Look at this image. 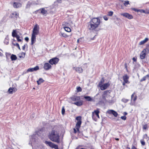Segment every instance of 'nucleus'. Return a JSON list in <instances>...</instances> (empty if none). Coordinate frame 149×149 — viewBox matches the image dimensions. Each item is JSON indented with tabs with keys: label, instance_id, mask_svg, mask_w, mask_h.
Returning <instances> with one entry per match:
<instances>
[{
	"label": "nucleus",
	"instance_id": "obj_24",
	"mask_svg": "<svg viewBox=\"0 0 149 149\" xmlns=\"http://www.w3.org/2000/svg\"><path fill=\"white\" fill-rule=\"evenodd\" d=\"M84 98L88 101H92L93 100V99L90 96H84Z\"/></svg>",
	"mask_w": 149,
	"mask_h": 149
},
{
	"label": "nucleus",
	"instance_id": "obj_17",
	"mask_svg": "<svg viewBox=\"0 0 149 149\" xmlns=\"http://www.w3.org/2000/svg\"><path fill=\"white\" fill-rule=\"evenodd\" d=\"M71 99L73 101H78L80 100V98L79 96H72L71 97Z\"/></svg>",
	"mask_w": 149,
	"mask_h": 149
},
{
	"label": "nucleus",
	"instance_id": "obj_48",
	"mask_svg": "<svg viewBox=\"0 0 149 149\" xmlns=\"http://www.w3.org/2000/svg\"><path fill=\"white\" fill-rule=\"evenodd\" d=\"M17 41L19 42H21L22 41V40L19 39V38H17Z\"/></svg>",
	"mask_w": 149,
	"mask_h": 149
},
{
	"label": "nucleus",
	"instance_id": "obj_28",
	"mask_svg": "<svg viewBox=\"0 0 149 149\" xmlns=\"http://www.w3.org/2000/svg\"><path fill=\"white\" fill-rule=\"evenodd\" d=\"M41 10V13L43 15H45L47 13V10H45L44 8H42L40 9V10Z\"/></svg>",
	"mask_w": 149,
	"mask_h": 149
},
{
	"label": "nucleus",
	"instance_id": "obj_58",
	"mask_svg": "<svg viewBox=\"0 0 149 149\" xmlns=\"http://www.w3.org/2000/svg\"><path fill=\"white\" fill-rule=\"evenodd\" d=\"M116 139V140H117V141L119 140V139H118V138H116V139Z\"/></svg>",
	"mask_w": 149,
	"mask_h": 149
},
{
	"label": "nucleus",
	"instance_id": "obj_22",
	"mask_svg": "<svg viewBox=\"0 0 149 149\" xmlns=\"http://www.w3.org/2000/svg\"><path fill=\"white\" fill-rule=\"evenodd\" d=\"M73 104L78 106H80L83 104V102L82 101H78L73 103Z\"/></svg>",
	"mask_w": 149,
	"mask_h": 149
},
{
	"label": "nucleus",
	"instance_id": "obj_42",
	"mask_svg": "<svg viewBox=\"0 0 149 149\" xmlns=\"http://www.w3.org/2000/svg\"><path fill=\"white\" fill-rule=\"evenodd\" d=\"M77 92H79L81 91H82V89L80 87H79L77 88Z\"/></svg>",
	"mask_w": 149,
	"mask_h": 149
},
{
	"label": "nucleus",
	"instance_id": "obj_11",
	"mask_svg": "<svg viewBox=\"0 0 149 149\" xmlns=\"http://www.w3.org/2000/svg\"><path fill=\"white\" fill-rule=\"evenodd\" d=\"M99 109H97L96 110H94L92 112V117L93 118L94 114H95L98 118H100V116L99 115V114L100 113Z\"/></svg>",
	"mask_w": 149,
	"mask_h": 149
},
{
	"label": "nucleus",
	"instance_id": "obj_34",
	"mask_svg": "<svg viewBox=\"0 0 149 149\" xmlns=\"http://www.w3.org/2000/svg\"><path fill=\"white\" fill-rule=\"evenodd\" d=\"M36 41V38H31V45H33Z\"/></svg>",
	"mask_w": 149,
	"mask_h": 149
},
{
	"label": "nucleus",
	"instance_id": "obj_12",
	"mask_svg": "<svg viewBox=\"0 0 149 149\" xmlns=\"http://www.w3.org/2000/svg\"><path fill=\"white\" fill-rule=\"evenodd\" d=\"M19 13L15 11L11 13L10 17L11 18H15L16 19H17V17H19Z\"/></svg>",
	"mask_w": 149,
	"mask_h": 149
},
{
	"label": "nucleus",
	"instance_id": "obj_26",
	"mask_svg": "<svg viewBox=\"0 0 149 149\" xmlns=\"http://www.w3.org/2000/svg\"><path fill=\"white\" fill-rule=\"evenodd\" d=\"M62 25L63 28H64V27H69L70 26V25L69 23L66 22H63Z\"/></svg>",
	"mask_w": 149,
	"mask_h": 149
},
{
	"label": "nucleus",
	"instance_id": "obj_45",
	"mask_svg": "<svg viewBox=\"0 0 149 149\" xmlns=\"http://www.w3.org/2000/svg\"><path fill=\"white\" fill-rule=\"evenodd\" d=\"M147 125H144L143 126V129H144V130H146L147 129Z\"/></svg>",
	"mask_w": 149,
	"mask_h": 149
},
{
	"label": "nucleus",
	"instance_id": "obj_19",
	"mask_svg": "<svg viewBox=\"0 0 149 149\" xmlns=\"http://www.w3.org/2000/svg\"><path fill=\"white\" fill-rule=\"evenodd\" d=\"M129 77L127 76V74H125L123 76V79L124 81L125 82V83L129 82L128 81V79H129Z\"/></svg>",
	"mask_w": 149,
	"mask_h": 149
},
{
	"label": "nucleus",
	"instance_id": "obj_30",
	"mask_svg": "<svg viewBox=\"0 0 149 149\" xmlns=\"http://www.w3.org/2000/svg\"><path fill=\"white\" fill-rule=\"evenodd\" d=\"M140 12L141 13H144L145 14H149V10H147L146 11L143 9H140Z\"/></svg>",
	"mask_w": 149,
	"mask_h": 149
},
{
	"label": "nucleus",
	"instance_id": "obj_39",
	"mask_svg": "<svg viewBox=\"0 0 149 149\" xmlns=\"http://www.w3.org/2000/svg\"><path fill=\"white\" fill-rule=\"evenodd\" d=\"M123 3L125 6H127L129 4V1H124Z\"/></svg>",
	"mask_w": 149,
	"mask_h": 149
},
{
	"label": "nucleus",
	"instance_id": "obj_15",
	"mask_svg": "<svg viewBox=\"0 0 149 149\" xmlns=\"http://www.w3.org/2000/svg\"><path fill=\"white\" fill-rule=\"evenodd\" d=\"M22 6L21 3L19 2H14L13 4V7L15 8L20 7Z\"/></svg>",
	"mask_w": 149,
	"mask_h": 149
},
{
	"label": "nucleus",
	"instance_id": "obj_49",
	"mask_svg": "<svg viewBox=\"0 0 149 149\" xmlns=\"http://www.w3.org/2000/svg\"><path fill=\"white\" fill-rule=\"evenodd\" d=\"M74 132L75 133H76L77 132V131H78L75 128H74L73 129Z\"/></svg>",
	"mask_w": 149,
	"mask_h": 149
},
{
	"label": "nucleus",
	"instance_id": "obj_4",
	"mask_svg": "<svg viewBox=\"0 0 149 149\" xmlns=\"http://www.w3.org/2000/svg\"><path fill=\"white\" fill-rule=\"evenodd\" d=\"M85 40H84V38H79L77 40V43H83L84 42V41H86L88 42V40H93L94 39V38H85Z\"/></svg>",
	"mask_w": 149,
	"mask_h": 149
},
{
	"label": "nucleus",
	"instance_id": "obj_31",
	"mask_svg": "<svg viewBox=\"0 0 149 149\" xmlns=\"http://www.w3.org/2000/svg\"><path fill=\"white\" fill-rule=\"evenodd\" d=\"M108 92V91H105L104 92V94L102 95V99L104 100V101L105 102H107V100L106 99L105 96H104V95L105 94H107Z\"/></svg>",
	"mask_w": 149,
	"mask_h": 149
},
{
	"label": "nucleus",
	"instance_id": "obj_60",
	"mask_svg": "<svg viewBox=\"0 0 149 149\" xmlns=\"http://www.w3.org/2000/svg\"><path fill=\"white\" fill-rule=\"evenodd\" d=\"M22 57V56H19V57L20 58H21Z\"/></svg>",
	"mask_w": 149,
	"mask_h": 149
},
{
	"label": "nucleus",
	"instance_id": "obj_59",
	"mask_svg": "<svg viewBox=\"0 0 149 149\" xmlns=\"http://www.w3.org/2000/svg\"><path fill=\"white\" fill-rule=\"evenodd\" d=\"M39 10H37L35 12L36 13H37V12Z\"/></svg>",
	"mask_w": 149,
	"mask_h": 149
},
{
	"label": "nucleus",
	"instance_id": "obj_53",
	"mask_svg": "<svg viewBox=\"0 0 149 149\" xmlns=\"http://www.w3.org/2000/svg\"><path fill=\"white\" fill-rule=\"evenodd\" d=\"M25 39L26 41H28L29 39V38H25Z\"/></svg>",
	"mask_w": 149,
	"mask_h": 149
},
{
	"label": "nucleus",
	"instance_id": "obj_54",
	"mask_svg": "<svg viewBox=\"0 0 149 149\" xmlns=\"http://www.w3.org/2000/svg\"><path fill=\"white\" fill-rule=\"evenodd\" d=\"M132 60L134 61H136V59L135 58H132Z\"/></svg>",
	"mask_w": 149,
	"mask_h": 149
},
{
	"label": "nucleus",
	"instance_id": "obj_57",
	"mask_svg": "<svg viewBox=\"0 0 149 149\" xmlns=\"http://www.w3.org/2000/svg\"><path fill=\"white\" fill-rule=\"evenodd\" d=\"M57 1L58 2H61V0H57Z\"/></svg>",
	"mask_w": 149,
	"mask_h": 149
},
{
	"label": "nucleus",
	"instance_id": "obj_7",
	"mask_svg": "<svg viewBox=\"0 0 149 149\" xmlns=\"http://www.w3.org/2000/svg\"><path fill=\"white\" fill-rule=\"evenodd\" d=\"M59 59L57 58H54L50 59L49 63L51 65L56 64L59 61Z\"/></svg>",
	"mask_w": 149,
	"mask_h": 149
},
{
	"label": "nucleus",
	"instance_id": "obj_41",
	"mask_svg": "<svg viewBox=\"0 0 149 149\" xmlns=\"http://www.w3.org/2000/svg\"><path fill=\"white\" fill-rule=\"evenodd\" d=\"M31 4V3H28L27 4V5L26 6V8H30Z\"/></svg>",
	"mask_w": 149,
	"mask_h": 149
},
{
	"label": "nucleus",
	"instance_id": "obj_51",
	"mask_svg": "<svg viewBox=\"0 0 149 149\" xmlns=\"http://www.w3.org/2000/svg\"><path fill=\"white\" fill-rule=\"evenodd\" d=\"M125 83V82L124 81L122 83L123 85V86H125L126 83Z\"/></svg>",
	"mask_w": 149,
	"mask_h": 149
},
{
	"label": "nucleus",
	"instance_id": "obj_38",
	"mask_svg": "<svg viewBox=\"0 0 149 149\" xmlns=\"http://www.w3.org/2000/svg\"><path fill=\"white\" fill-rule=\"evenodd\" d=\"M113 14V12L112 11H110L108 13V15L110 16H112Z\"/></svg>",
	"mask_w": 149,
	"mask_h": 149
},
{
	"label": "nucleus",
	"instance_id": "obj_1",
	"mask_svg": "<svg viewBox=\"0 0 149 149\" xmlns=\"http://www.w3.org/2000/svg\"><path fill=\"white\" fill-rule=\"evenodd\" d=\"M100 23V20L98 17L93 18L88 23V28L91 31L95 30L99 26Z\"/></svg>",
	"mask_w": 149,
	"mask_h": 149
},
{
	"label": "nucleus",
	"instance_id": "obj_40",
	"mask_svg": "<svg viewBox=\"0 0 149 149\" xmlns=\"http://www.w3.org/2000/svg\"><path fill=\"white\" fill-rule=\"evenodd\" d=\"M76 120L78 121H81V116H77L76 118Z\"/></svg>",
	"mask_w": 149,
	"mask_h": 149
},
{
	"label": "nucleus",
	"instance_id": "obj_20",
	"mask_svg": "<svg viewBox=\"0 0 149 149\" xmlns=\"http://www.w3.org/2000/svg\"><path fill=\"white\" fill-rule=\"evenodd\" d=\"M74 68L77 72L79 73H81L83 71V69L81 67H77L76 68L74 67Z\"/></svg>",
	"mask_w": 149,
	"mask_h": 149
},
{
	"label": "nucleus",
	"instance_id": "obj_23",
	"mask_svg": "<svg viewBox=\"0 0 149 149\" xmlns=\"http://www.w3.org/2000/svg\"><path fill=\"white\" fill-rule=\"evenodd\" d=\"M16 90V89L15 88H12L10 87L9 89L8 90V92L9 93L12 94V93L13 92H15Z\"/></svg>",
	"mask_w": 149,
	"mask_h": 149
},
{
	"label": "nucleus",
	"instance_id": "obj_47",
	"mask_svg": "<svg viewBox=\"0 0 149 149\" xmlns=\"http://www.w3.org/2000/svg\"><path fill=\"white\" fill-rule=\"evenodd\" d=\"M141 142L142 145H144L145 144V142L143 140H141Z\"/></svg>",
	"mask_w": 149,
	"mask_h": 149
},
{
	"label": "nucleus",
	"instance_id": "obj_37",
	"mask_svg": "<svg viewBox=\"0 0 149 149\" xmlns=\"http://www.w3.org/2000/svg\"><path fill=\"white\" fill-rule=\"evenodd\" d=\"M13 44L15 46H17L19 49H20V47L19 46V44L18 43H13Z\"/></svg>",
	"mask_w": 149,
	"mask_h": 149
},
{
	"label": "nucleus",
	"instance_id": "obj_8",
	"mask_svg": "<svg viewBox=\"0 0 149 149\" xmlns=\"http://www.w3.org/2000/svg\"><path fill=\"white\" fill-rule=\"evenodd\" d=\"M99 86L102 90H104L106 89L109 86V83H105L103 84H100L99 85Z\"/></svg>",
	"mask_w": 149,
	"mask_h": 149
},
{
	"label": "nucleus",
	"instance_id": "obj_62",
	"mask_svg": "<svg viewBox=\"0 0 149 149\" xmlns=\"http://www.w3.org/2000/svg\"><path fill=\"white\" fill-rule=\"evenodd\" d=\"M24 55H25L24 53Z\"/></svg>",
	"mask_w": 149,
	"mask_h": 149
},
{
	"label": "nucleus",
	"instance_id": "obj_61",
	"mask_svg": "<svg viewBox=\"0 0 149 149\" xmlns=\"http://www.w3.org/2000/svg\"><path fill=\"white\" fill-rule=\"evenodd\" d=\"M127 148H128V149H130V148L129 147H127Z\"/></svg>",
	"mask_w": 149,
	"mask_h": 149
},
{
	"label": "nucleus",
	"instance_id": "obj_13",
	"mask_svg": "<svg viewBox=\"0 0 149 149\" xmlns=\"http://www.w3.org/2000/svg\"><path fill=\"white\" fill-rule=\"evenodd\" d=\"M39 68L38 66H37L33 68H29L27 70V72H32L34 71H36L38 70Z\"/></svg>",
	"mask_w": 149,
	"mask_h": 149
},
{
	"label": "nucleus",
	"instance_id": "obj_2",
	"mask_svg": "<svg viewBox=\"0 0 149 149\" xmlns=\"http://www.w3.org/2000/svg\"><path fill=\"white\" fill-rule=\"evenodd\" d=\"M49 138L52 141L56 142L57 143L59 142V136L57 132L55 130H52L49 133Z\"/></svg>",
	"mask_w": 149,
	"mask_h": 149
},
{
	"label": "nucleus",
	"instance_id": "obj_16",
	"mask_svg": "<svg viewBox=\"0 0 149 149\" xmlns=\"http://www.w3.org/2000/svg\"><path fill=\"white\" fill-rule=\"evenodd\" d=\"M81 123V121H78L76 125L75 128L78 131H79V128L80 127Z\"/></svg>",
	"mask_w": 149,
	"mask_h": 149
},
{
	"label": "nucleus",
	"instance_id": "obj_46",
	"mask_svg": "<svg viewBox=\"0 0 149 149\" xmlns=\"http://www.w3.org/2000/svg\"><path fill=\"white\" fill-rule=\"evenodd\" d=\"M103 18L105 21H107L108 20L107 17L106 16H105L103 17Z\"/></svg>",
	"mask_w": 149,
	"mask_h": 149
},
{
	"label": "nucleus",
	"instance_id": "obj_6",
	"mask_svg": "<svg viewBox=\"0 0 149 149\" xmlns=\"http://www.w3.org/2000/svg\"><path fill=\"white\" fill-rule=\"evenodd\" d=\"M45 143L49 146L52 148H54L55 149H58V146L52 143L51 142L46 141Z\"/></svg>",
	"mask_w": 149,
	"mask_h": 149
},
{
	"label": "nucleus",
	"instance_id": "obj_43",
	"mask_svg": "<svg viewBox=\"0 0 149 149\" xmlns=\"http://www.w3.org/2000/svg\"><path fill=\"white\" fill-rule=\"evenodd\" d=\"M104 79L103 78H102L100 81V82H99V84H102L104 82Z\"/></svg>",
	"mask_w": 149,
	"mask_h": 149
},
{
	"label": "nucleus",
	"instance_id": "obj_27",
	"mask_svg": "<svg viewBox=\"0 0 149 149\" xmlns=\"http://www.w3.org/2000/svg\"><path fill=\"white\" fill-rule=\"evenodd\" d=\"M149 78V75L148 74L146 75V76L143 77L140 80V81L142 82L143 81L146 80L147 79Z\"/></svg>",
	"mask_w": 149,
	"mask_h": 149
},
{
	"label": "nucleus",
	"instance_id": "obj_44",
	"mask_svg": "<svg viewBox=\"0 0 149 149\" xmlns=\"http://www.w3.org/2000/svg\"><path fill=\"white\" fill-rule=\"evenodd\" d=\"M121 118L123 120H125L126 119V117L125 116H121Z\"/></svg>",
	"mask_w": 149,
	"mask_h": 149
},
{
	"label": "nucleus",
	"instance_id": "obj_14",
	"mask_svg": "<svg viewBox=\"0 0 149 149\" xmlns=\"http://www.w3.org/2000/svg\"><path fill=\"white\" fill-rule=\"evenodd\" d=\"M108 113L109 114H112L115 117H117L118 115V114L116 111L112 110H109L108 111Z\"/></svg>",
	"mask_w": 149,
	"mask_h": 149
},
{
	"label": "nucleus",
	"instance_id": "obj_21",
	"mask_svg": "<svg viewBox=\"0 0 149 149\" xmlns=\"http://www.w3.org/2000/svg\"><path fill=\"white\" fill-rule=\"evenodd\" d=\"M135 93H134L131 95V100L132 101H133L134 102H135L136 100L137 96L136 95H134Z\"/></svg>",
	"mask_w": 149,
	"mask_h": 149
},
{
	"label": "nucleus",
	"instance_id": "obj_50",
	"mask_svg": "<svg viewBox=\"0 0 149 149\" xmlns=\"http://www.w3.org/2000/svg\"><path fill=\"white\" fill-rule=\"evenodd\" d=\"M134 10L136 12H140V10H137V9H135Z\"/></svg>",
	"mask_w": 149,
	"mask_h": 149
},
{
	"label": "nucleus",
	"instance_id": "obj_10",
	"mask_svg": "<svg viewBox=\"0 0 149 149\" xmlns=\"http://www.w3.org/2000/svg\"><path fill=\"white\" fill-rule=\"evenodd\" d=\"M52 66L50 64L47 63H45L44 64V69L46 70H47L51 68Z\"/></svg>",
	"mask_w": 149,
	"mask_h": 149
},
{
	"label": "nucleus",
	"instance_id": "obj_18",
	"mask_svg": "<svg viewBox=\"0 0 149 149\" xmlns=\"http://www.w3.org/2000/svg\"><path fill=\"white\" fill-rule=\"evenodd\" d=\"M146 55V50H143L140 54V58L143 59H144Z\"/></svg>",
	"mask_w": 149,
	"mask_h": 149
},
{
	"label": "nucleus",
	"instance_id": "obj_55",
	"mask_svg": "<svg viewBox=\"0 0 149 149\" xmlns=\"http://www.w3.org/2000/svg\"><path fill=\"white\" fill-rule=\"evenodd\" d=\"M3 56V54L1 52H0V57L1 56Z\"/></svg>",
	"mask_w": 149,
	"mask_h": 149
},
{
	"label": "nucleus",
	"instance_id": "obj_32",
	"mask_svg": "<svg viewBox=\"0 0 149 149\" xmlns=\"http://www.w3.org/2000/svg\"><path fill=\"white\" fill-rule=\"evenodd\" d=\"M44 81L42 78H40L37 81V82L38 85H40L41 83H43Z\"/></svg>",
	"mask_w": 149,
	"mask_h": 149
},
{
	"label": "nucleus",
	"instance_id": "obj_25",
	"mask_svg": "<svg viewBox=\"0 0 149 149\" xmlns=\"http://www.w3.org/2000/svg\"><path fill=\"white\" fill-rule=\"evenodd\" d=\"M148 40V38H146L145 39L142 40L139 43V44L140 45H142L144 44Z\"/></svg>",
	"mask_w": 149,
	"mask_h": 149
},
{
	"label": "nucleus",
	"instance_id": "obj_36",
	"mask_svg": "<svg viewBox=\"0 0 149 149\" xmlns=\"http://www.w3.org/2000/svg\"><path fill=\"white\" fill-rule=\"evenodd\" d=\"M65 109L64 108V106L62 107V110H61V113L63 115H64L65 114Z\"/></svg>",
	"mask_w": 149,
	"mask_h": 149
},
{
	"label": "nucleus",
	"instance_id": "obj_35",
	"mask_svg": "<svg viewBox=\"0 0 149 149\" xmlns=\"http://www.w3.org/2000/svg\"><path fill=\"white\" fill-rule=\"evenodd\" d=\"M9 39L8 38H5L4 40V43L6 45L8 43Z\"/></svg>",
	"mask_w": 149,
	"mask_h": 149
},
{
	"label": "nucleus",
	"instance_id": "obj_29",
	"mask_svg": "<svg viewBox=\"0 0 149 149\" xmlns=\"http://www.w3.org/2000/svg\"><path fill=\"white\" fill-rule=\"evenodd\" d=\"M10 58L12 61H15L17 59V58L15 55L12 54Z\"/></svg>",
	"mask_w": 149,
	"mask_h": 149
},
{
	"label": "nucleus",
	"instance_id": "obj_52",
	"mask_svg": "<svg viewBox=\"0 0 149 149\" xmlns=\"http://www.w3.org/2000/svg\"><path fill=\"white\" fill-rule=\"evenodd\" d=\"M25 45H23V46H22V49L23 50H24L25 49Z\"/></svg>",
	"mask_w": 149,
	"mask_h": 149
},
{
	"label": "nucleus",
	"instance_id": "obj_9",
	"mask_svg": "<svg viewBox=\"0 0 149 149\" xmlns=\"http://www.w3.org/2000/svg\"><path fill=\"white\" fill-rule=\"evenodd\" d=\"M121 15L129 19H131L133 18V16L127 13H123L120 14Z\"/></svg>",
	"mask_w": 149,
	"mask_h": 149
},
{
	"label": "nucleus",
	"instance_id": "obj_56",
	"mask_svg": "<svg viewBox=\"0 0 149 149\" xmlns=\"http://www.w3.org/2000/svg\"><path fill=\"white\" fill-rule=\"evenodd\" d=\"M124 114L125 115H126L127 114V112H124Z\"/></svg>",
	"mask_w": 149,
	"mask_h": 149
},
{
	"label": "nucleus",
	"instance_id": "obj_3",
	"mask_svg": "<svg viewBox=\"0 0 149 149\" xmlns=\"http://www.w3.org/2000/svg\"><path fill=\"white\" fill-rule=\"evenodd\" d=\"M22 34L17 29L13 30L12 32V36L13 37H20Z\"/></svg>",
	"mask_w": 149,
	"mask_h": 149
},
{
	"label": "nucleus",
	"instance_id": "obj_33",
	"mask_svg": "<svg viewBox=\"0 0 149 149\" xmlns=\"http://www.w3.org/2000/svg\"><path fill=\"white\" fill-rule=\"evenodd\" d=\"M63 28L64 29L65 31L68 32H70L71 31V29L69 27H64Z\"/></svg>",
	"mask_w": 149,
	"mask_h": 149
},
{
	"label": "nucleus",
	"instance_id": "obj_5",
	"mask_svg": "<svg viewBox=\"0 0 149 149\" xmlns=\"http://www.w3.org/2000/svg\"><path fill=\"white\" fill-rule=\"evenodd\" d=\"M39 31L36 25L35 26L33 30V32L32 34L31 37H35L36 35L38 34Z\"/></svg>",
	"mask_w": 149,
	"mask_h": 149
}]
</instances>
